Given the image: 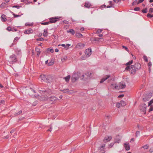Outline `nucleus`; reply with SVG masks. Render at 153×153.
Here are the masks:
<instances>
[{"instance_id": "nucleus-1", "label": "nucleus", "mask_w": 153, "mask_h": 153, "mask_svg": "<svg viewBox=\"0 0 153 153\" xmlns=\"http://www.w3.org/2000/svg\"><path fill=\"white\" fill-rule=\"evenodd\" d=\"M40 91L41 94L45 95V96H44V98H43V99H42V100H45L46 99H47L48 96L52 94L51 90L48 89H47L45 90H40Z\"/></svg>"}, {"instance_id": "nucleus-2", "label": "nucleus", "mask_w": 153, "mask_h": 153, "mask_svg": "<svg viewBox=\"0 0 153 153\" xmlns=\"http://www.w3.org/2000/svg\"><path fill=\"white\" fill-rule=\"evenodd\" d=\"M80 74L79 73H74L71 77V79L72 82H75L80 77Z\"/></svg>"}, {"instance_id": "nucleus-3", "label": "nucleus", "mask_w": 153, "mask_h": 153, "mask_svg": "<svg viewBox=\"0 0 153 153\" xmlns=\"http://www.w3.org/2000/svg\"><path fill=\"white\" fill-rule=\"evenodd\" d=\"M135 67L134 65H131V67L129 66H127L125 68V70L127 71H131V74H134L135 73L136 71H137L135 69Z\"/></svg>"}, {"instance_id": "nucleus-4", "label": "nucleus", "mask_w": 153, "mask_h": 153, "mask_svg": "<svg viewBox=\"0 0 153 153\" xmlns=\"http://www.w3.org/2000/svg\"><path fill=\"white\" fill-rule=\"evenodd\" d=\"M46 100H48L50 103L53 104L55 103L58 99L54 96H53L48 98Z\"/></svg>"}, {"instance_id": "nucleus-5", "label": "nucleus", "mask_w": 153, "mask_h": 153, "mask_svg": "<svg viewBox=\"0 0 153 153\" xmlns=\"http://www.w3.org/2000/svg\"><path fill=\"white\" fill-rule=\"evenodd\" d=\"M9 62H10L13 63L17 61V59L16 57V56L14 55H11L9 58Z\"/></svg>"}, {"instance_id": "nucleus-6", "label": "nucleus", "mask_w": 153, "mask_h": 153, "mask_svg": "<svg viewBox=\"0 0 153 153\" xmlns=\"http://www.w3.org/2000/svg\"><path fill=\"white\" fill-rule=\"evenodd\" d=\"M105 144H102L100 147L98 148V149L100 150L99 153H105Z\"/></svg>"}, {"instance_id": "nucleus-7", "label": "nucleus", "mask_w": 153, "mask_h": 153, "mask_svg": "<svg viewBox=\"0 0 153 153\" xmlns=\"http://www.w3.org/2000/svg\"><path fill=\"white\" fill-rule=\"evenodd\" d=\"M126 87V85L123 83V82H120L119 85H117L116 86L117 89H119L120 88L123 89L125 88Z\"/></svg>"}, {"instance_id": "nucleus-8", "label": "nucleus", "mask_w": 153, "mask_h": 153, "mask_svg": "<svg viewBox=\"0 0 153 153\" xmlns=\"http://www.w3.org/2000/svg\"><path fill=\"white\" fill-rule=\"evenodd\" d=\"M91 49L88 48L86 49L85 51V54L87 57H89L91 54Z\"/></svg>"}, {"instance_id": "nucleus-9", "label": "nucleus", "mask_w": 153, "mask_h": 153, "mask_svg": "<svg viewBox=\"0 0 153 153\" xmlns=\"http://www.w3.org/2000/svg\"><path fill=\"white\" fill-rule=\"evenodd\" d=\"M40 77L41 78L42 80L46 82V80L48 79V77H51V75H48L47 76H46L44 74H42L40 76Z\"/></svg>"}, {"instance_id": "nucleus-10", "label": "nucleus", "mask_w": 153, "mask_h": 153, "mask_svg": "<svg viewBox=\"0 0 153 153\" xmlns=\"http://www.w3.org/2000/svg\"><path fill=\"white\" fill-rule=\"evenodd\" d=\"M146 105L145 104H142L140 106V108L143 111L146 112Z\"/></svg>"}, {"instance_id": "nucleus-11", "label": "nucleus", "mask_w": 153, "mask_h": 153, "mask_svg": "<svg viewBox=\"0 0 153 153\" xmlns=\"http://www.w3.org/2000/svg\"><path fill=\"white\" fill-rule=\"evenodd\" d=\"M110 75H106L104 77L102 78L100 81V83H102L106 80L108 78L110 77Z\"/></svg>"}, {"instance_id": "nucleus-12", "label": "nucleus", "mask_w": 153, "mask_h": 153, "mask_svg": "<svg viewBox=\"0 0 153 153\" xmlns=\"http://www.w3.org/2000/svg\"><path fill=\"white\" fill-rule=\"evenodd\" d=\"M57 17H55V18H52L50 19L51 20L49 21V23H55L57 21V19H58Z\"/></svg>"}, {"instance_id": "nucleus-13", "label": "nucleus", "mask_w": 153, "mask_h": 153, "mask_svg": "<svg viewBox=\"0 0 153 153\" xmlns=\"http://www.w3.org/2000/svg\"><path fill=\"white\" fill-rule=\"evenodd\" d=\"M134 67H135V69H136V70L137 71L138 70H139L141 68V65L139 63H136L134 65Z\"/></svg>"}, {"instance_id": "nucleus-14", "label": "nucleus", "mask_w": 153, "mask_h": 153, "mask_svg": "<svg viewBox=\"0 0 153 153\" xmlns=\"http://www.w3.org/2000/svg\"><path fill=\"white\" fill-rule=\"evenodd\" d=\"M111 138L112 137L111 136L105 137L103 141L105 142L106 143L109 141L111 139Z\"/></svg>"}, {"instance_id": "nucleus-15", "label": "nucleus", "mask_w": 153, "mask_h": 153, "mask_svg": "<svg viewBox=\"0 0 153 153\" xmlns=\"http://www.w3.org/2000/svg\"><path fill=\"white\" fill-rule=\"evenodd\" d=\"M124 147L126 150H129L130 149V147L129 146V143L126 142L124 143Z\"/></svg>"}, {"instance_id": "nucleus-16", "label": "nucleus", "mask_w": 153, "mask_h": 153, "mask_svg": "<svg viewBox=\"0 0 153 153\" xmlns=\"http://www.w3.org/2000/svg\"><path fill=\"white\" fill-rule=\"evenodd\" d=\"M69 90L68 89H64L63 90L61 89L60 91L63 92V93H66L67 94H71V93L69 91Z\"/></svg>"}, {"instance_id": "nucleus-17", "label": "nucleus", "mask_w": 153, "mask_h": 153, "mask_svg": "<svg viewBox=\"0 0 153 153\" xmlns=\"http://www.w3.org/2000/svg\"><path fill=\"white\" fill-rule=\"evenodd\" d=\"M85 46V45L82 43H78L77 45V47H79L80 48H83Z\"/></svg>"}, {"instance_id": "nucleus-18", "label": "nucleus", "mask_w": 153, "mask_h": 153, "mask_svg": "<svg viewBox=\"0 0 153 153\" xmlns=\"http://www.w3.org/2000/svg\"><path fill=\"white\" fill-rule=\"evenodd\" d=\"M18 39H19L18 37H16L15 38L14 40L13 41V43L11 45V47H12L14 45H15L16 44V43L17 42V41L18 40Z\"/></svg>"}, {"instance_id": "nucleus-19", "label": "nucleus", "mask_w": 153, "mask_h": 153, "mask_svg": "<svg viewBox=\"0 0 153 153\" xmlns=\"http://www.w3.org/2000/svg\"><path fill=\"white\" fill-rule=\"evenodd\" d=\"M7 4L5 2L2 3L0 5V7L1 8L4 9L7 7Z\"/></svg>"}, {"instance_id": "nucleus-20", "label": "nucleus", "mask_w": 153, "mask_h": 153, "mask_svg": "<svg viewBox=\"0 0 153 153\" xmlns=\"http://www.w3.org/2000/svg\"><path fill=\"white\" fill-rule=\"evenodd\" d=\"M91 6V4L88 2H86L84 5L85 7L87 8H89Z\"/></svg>"}, {"instance_id": "nucleus-21", "label": "nucleus", "mask_w": 153, "mask_h": 153, "mask_svg": "<svg viewBox=\"0 0 153 153\" xmlns=\"http://www.w3.org/2000/svg\"><path fill=\"white\" fill-rule=\"evenodd\" d=\"M1 20L2 22H5L6 21L7 19L6 16L4 15H2L1 17Z\"/></svg>"}, {"instance_id": "nucleus-22", "label": "nucleus", "mask_w": 153, "mask_h": 153, "mask_svg": "<svg viewBox=\"0 0 153 153\" xmlns=\"http://www.w3.org/2000/svg\"><path fill=\"white\" fill-rule=\"evenodd\" d=\"M117 86V85H116V84L115 83H112L110 87L111 88L113 89H116V86Z\"/></svg>"}, {"instance_id": "nucleus-23", "label": "nucleus", "mask_w": 153, "mask_h": 153, "mask_svg": "<svg viewBox=\"0 0 153 153\" xmlns=\"http://www.w3.org/2000/svg\"><path fill=\"white\" fill-rule=\"evenodd\" d=\"M67 32L68 33L70 32L71 34L73 35L75 34V31L73 29H70L69 30H67Z\"/></svg>"}, {"instance_id": "nucleus-24", "label": "nucleus", "mask_w": 153, "mask_h": 153, "mask_svg": "<svg viewBox=\"0 0 153 153\" xmlns=\"http://www.w3.org/2000/svg\"><path fill=\"white\" fill-rule=\"evenodd\" d=\"M32 30V29H28L27 30H25L24 31V33L25 34H29L30 33H32L31 32V31Z\"/></svg>"}, {"instance_id": "nucleus-25", "label": "nucleus", "mask_w": 153, "mask_h": 153, "mask_svg": "<svg viewBox=\"0 0 153 153\" xmlns=\"http://www.w3.org/2000/svg\"><path fill=\"white\" fill-rule=\"evenodd\" d=\"M76 37L79 38H82L83 37V36L81 34L76 33Z\"/></svg>"}, {"instance_id": "nucleus-26", "label": "nucleus", "mask_w": 153, "mask_h": 153, "mask_svg": "<svg viewBox=\"0 0 153 153\" xmlns=\"http://www.w3.org/2000/svg\"><path fill=\"white\" fill-rule=\"evenodd\" d=\"M71 78V76L70 75H68L67 76L65 77L64 78V79H65V81L67 82Z\"/></svg>"}, {"instance_id": "nucleus-27", "label": "nucleus", "mask_w": 153, "mask_h": 153, "mask_svg": "<svg viewBox=\"0 0 153 153\" xmlns=\"http://www.w3.org/2000/svg\"><path fill=\"white\" fill-rule=\"evenodd\" d=\"M120 105L122 106H125L126 105V102L123 101L121 100L120 101Z\"/></svg>"}, {"instance_id": "nucleus-28", "label": "nucleus", "mask_w": 153, "mask_h": 153, "mask_svg": "<svg viewBox=\"0 0 153 153\" xmlns=\"http://www.w3.org/2000/svg\"><path fill=\"white\" fill-rule=\"evenodd\" d=\"M48 33L47 31L46 30H44L43 33V36L45 37H46L47 36V34Z\"/></svg>"}, {"instance_id": "nucleus-29", "label": "nucleus", "mask_w": 153, "mask_h": 153, "mask_svg": "<svg viewBox=\"0 0 153 153\" xmlns=\"http://www.w3.org/2000/svg\"><path fill=\"white\" fill-rule=\"evenodd\" d=\"M52 79V77L51 76L50 77H48V79L46 80V81H48V82H50L51 81V80Z\"/></svg>"}, {"instance_id": "nucleus-30", "label": "nucleus", "mask_w": 153, "mask_h": 153, "mask_svg": "<svg viewBox=\"0 0 153 153\" xmlns=\"http://www.w3.org/2000/svg\"><path fill=\"white\" fill-rule=\"evenodd\" d=\"M133 60H132L131 61H130L128 62H127L126 63V65L127 66H128V65H131L132 63H133Z\"/></svg>"}, {"instance_id": "nucleus-31", "label": "nucleus", "mask_w": 153, "mask_h": 153, "mask_svg": "<svg viewBox=\"0 0 153 153\" xmlns=\"http://www.w3.org/2000/svg\"><path fill=\"white\" fill-rule=\"evenodd\" d=\"M11 13H12L13 15L14 16V18H16V17H20L21 16L20 15L15 14L14 13H13V12H11Z\"/></svg>"}, {"instance_id": "nucleus-32", "label": "nucleus", "mask_w": 153, "mask_h": 153, "mask_svg": "<svg viewBox=\"0 0 153 153\" xmlns=\"http://www.w3.org/2000/svg\"><path fill=\"white\" fill-rule=\"evenodd\" d=\"M54 63V61H51L49 63H48V65L49 66H50L52 65Z\"/></svg>"}, {"instance_id": "nucleus-33", "label": "nucleus", "mask_w": 153, "mask_h": 153, "mask_svg": "<svg viewBox=\"0 0 153 153\" xmlns=\"http://www.w3.org/2000/svg\"><path fill=\"white\" fill-rule=\"evenodd\" d=\"M102 29H98L96 31V33L97 34H99L101 33L102 31Z\"/></svg>"}, {"instance_id": "nucleus-34", "label": "nucleus", "mask_w": 153, "mask_h": 153, "mask_svg": "<svg viewBox=\"0 0 153 153\" xmlns=\"http://www.w3.org/2000/svg\"><path fill=\"white\" fill-rule=\"evenodd\" d=\"M12 7L13 8H16L18 9H19L20 7H22L21 6H19V5H14Z\"/></svg>"}, {"instance_id": "nucleus-35", "label": "nucleus", "mask_w": 153, "mask_h": 153, "mask_svg": "<svg viewBox=\"0 0 153 153\" xmlns=\"http://www.w3.org/2000/svg\"><path fill=\"white\" fill-rule=\"evenodd\" d=\"M143 58L144 60L146 62H148V60L147 57L146 56L144 55L143 56Z\"/></svg>"}, {"instance_id": "nucleus-36", "label": "nucleus", "mask_w": 153, "mask_h": 153, "mask_svg": "<svg viewBox=\"0 0 153 153\" xmlns=\"http://www.w3.org/2000/svg\"><path fill=\"white\" fill-rule=\"evenodd\" d=\"M149 146L148 145H146L143 146L142 148H143L145 149H147L148 148Z\"/></svg>"}, {"instance_id": "nucleus-37", "label": "nucleus", "mask_w": 153, "mask_h": 153, "mask_svg": "<svg viewBox=\"0 0 153 153\" xmlns=\"http://www.w3.org/2000/svg\"><path fill=\"white\" fill-rule=\"evenodd\" d=\"M60 45H61L63 47H64V48H65L66 49H68V48H67V45H65L64 44H62L61 45H58V46H60Z\"/></svg>"}, {"instance_id": "nucleus-38", "label": "nucleus", "mask_w": 153, "mask_h": 153, "mask_svg": "<svg viewBox=\"0 0 153 153\" xmlns=\"http://www.w3.org/2000/svg\"><path fill=\"white\" fill-rule=\"evenodd\" d=\"M141 11L142 13H146L147 12V9L146 8L142 10Z\"/></svg>"}, {"instance_id": "nucleus-39", "label": "nucleus", "mask_w": 153, "mask_h": 153, "mask_svg": "<svg viewBox=\"0 0 153 153\" xmlns=\"http://www.w3.org/2000/svg\"><path fill=\"white\" fill-rule=\"evenodd\" d=\"M67 59V57L66 56L62 57L61 58V60L62 61H65Z\"/></svg>"}, {"instance_id": "nucleus-40", "label": "nucleus", "mask_w": 153, "mask_h": 153, "mask_svg": "<svg viewBox=\"0 0 153 153\" xmlns=\"http://www.w3.org/2000/svg\"><path fill=\"white\" fill-rule=\"evenodd\" d=\"M101 39V38H99L96 37H95L94 38L93 41H99V40Z\"/></svg>"}, {"instance_id": "nucleus-41", "label": "nucleus", "mask_w": 153, "mask_h": 153, "mask_svg": "<svg viewBox=\"0 0 153 153\" xmlns=\"http://www.w3.org/2000/svg\"><path fill=\"white\" fill-rule=\"evenodd\" d=\"M47 50L50 51L51 53H53L54 52L52 48H48Z\"/></svg>"}, {"instance_id": "nucleus-42", "label": "nucleus", "mask_w": 153, "mask_h": 153, "mask_svg": "<svg viewBox=\"0 0 153 153\" xmlns=\"http://www.w3.org/2000/svg\"><path fill=\"white\" fill-rule=\"evenodd\" d=\"M7 29L9 31H13V29L11 28V27H8L7 28Z\"/></svg>"}, {"instance_id": "nucleus-43", "label": "nucleus", "mask_w": 153, "mask_h": 153, "mask_svg": "<svg viewBox=\"0 0 153 153\" xmlns=\"http://www.w3.org/2000/svg\"><path fill=\"white\" fill-rule=\"evenodd\" d=\"M44 40V39L42 38H38V39H36V40L38 41H42Z\"/></svg>"}, {"instance_id": "nucleus-44", "label": "nucleus", "mask_w": 153, "mask_h": 153, "mask_svg": "<svg viewBox=\"0 0 153 153\" xmlns=\"http://www.w3.org/2000/svg\"><path fill=\"white\" fill-rule=\"evenodd\" d=\"M147 16L148 18H152L153 17V15H151L149 13H148L147 15Z\"/></svg>"}, {"instance_id": "nucleus-45", "label": "nucleus", "mask_w": 153, "mask_h": 153, "mask_svg": "<svg viewBox=\"0 0 153 153\" xmlns=\"http://www.w3.org/2000/svg\"><path fill=\"white\" fill-rule=\"evenodd\" d=\"M5 104V101L4 100H1L0 101V105H4Z\"/></svg>"}, {"instance_id": "nucleus-46", "label": "nucleus", "mask_w": 153, "mask_h": 153, "mask_svg": "<svg viewBox=\"0 0 153 153\" xmlns=\"http://www.w3.org/2000/svg\"><path fill=\"white\" fill-rule=\"evenodd\" d=\"M22 113V111L20 110L19 111V112L18 113H16L15 114V115H16L17 116V115H19V114H21Z\"/></svg>"}, {"instance_id": "nucleus-47", "label": "nucleus", "mask_w": 153, "mask_h": 153, "mask_svg": "<svg viewBox=\"0 0 153 153\" xmlns=\"http://www.w3.org/2000/svg\"><path fill=\"white\" fill-rule=\"evenodd\" d=\"M152 103H153V99L152 100L149 102H148V106H150Z\"/></svg>"}, {"instance_id": "nucleus-48", "label": "nucleus", "mask_w": 153, "mask_h": 153, "mask_svg": "<svg viewBox=\"0 0 153 153\" xmlns=\"http://www.w3.org/2000/svg\"><path fill=\"white\" fill-rule=\"evenodd\" d=\"M49 23H50L49 22H42L41 23V24L42 25H48Z\"/></svg>"}, {"instance_id": "nucleus-49", "label": "nucleus", "mask_w": 153, "mask_h": 153, "mask_svg": "<svg viewBox=\"0 0 153 153\" xmlns=\"http://www.w3.org/2000/svg\"><path fill=\"white\" fill-rule=\"evenodd\" d=\"M140 133V132L139 131H137L135 133V136L136 137H137L138 136V135H139Z\"/></svg>"}, {"instance_id": "nucleus-50", "label": "nucleus", "mask_w": 153, "mask_h": 153, "mask_svg": "<svg viewBox=\"0 0 153 153\" xmlns=\"http://www.w3.org/2000/svg\"><path fill=\"white\" fill-rule=\"evenodd\" d=\"M122 47L123 48L125 49L127 51H128V48L127 47H126V46H123V45L122 46Z\"/></svg>"}, {"instance_id": "nucleus-51", "label": "nucleus", "mask_w": 153, "mask_h": 153, "mask_svg": "<svg viewBox=\"0 0 153 153\" xmlns=\"http://www.w3.org/2000/svg\"><path fill=\"white\" fill-rule=\"evenodd\" d=\"M149 12L150 13H153V8H150L149 9Z\"/></svg>"}, {"instance_id": "nucleus-52", "label": "nucleus", "mask_w": 153, "mask_h": 153, "mask_svg": "<svg viewBox=\"0 0 153 153\" xmlns=\"http://www.w3.org/2000/svg\"><path fill=\"white\" fill-rule=\"evenodd\" d=\"M120 103L117 102L116 104V107L118 108H119L120 107Z\"/></svg>"}, {"instance_id": "nucleus-53", "label": "nucleus", "mask_w": 153, "mask_h": 153, "mask_svg": "<svg viewBox=\"0 0 153 153\" xmlns=\"http://www.w3.org/2000/svg\"><path fill=\"white\" fill-rule=\"evenodd\" d=\"M140 10V7H135L134 9V10L137 11H139Z\"/></svg>"}, {"instance_id": "nucleus-54", "label": "nucleus", "mask_w": 153, "mask_h": 153, "mask_svg": "<svg viewBox=\"0 0 153 153\" xmlns=\"http://www.w3.org/2000/svg\"><path fill=\"white\" fill-rule=\"evenodd\" d=\"M35 51L37 52H40V49H39V48H35Z\"/></svg>"}, {"instance_id": "nucleus-55", "label": "nucleus", "mask_w": 153, "mask_h": 153, "mask_svg": "<svg viewBox=\"0 0 153 153\" xmlns=\"http://www.w3.org/2000/svg\"><path fill=\"white\" fill-rule=\"evenodd\" d=\"M149 151L151 153H152V152H153V147L151 148L149 150Z\"/></svg>"}, {"instance_id": "nucleus-56", "label": "nucleus", "mask_w": 153, "mask_h": 153, "mask_svg": "<svg viewBox=\"0 0 153 153\" xmlns=\"http://www.w3.org/2000/svg\"><path fill=\"white\" fill-rule=\"evenodd\" d=\"M137 0L134 1V2L132 3V5H134L136 3L137 4Z\"/></svg>"}, {"instance_id": "nucleus-57", "label": "nucleus", "mask_w": 153, "mask_h": 153, "mask_svg": "<svg viewBox=\"0 0 153 153\" xmlns=\"http://www.w3.org/2000/svg\"><path fill=\"white\" fill-rule=\"evenodd\" d=\"M144 0H139L137 3V4H138L142 2Z\"/></svg>"}, {"instance_id": "nucleus-58", "label": "nucleus", "mask_w": 153, "mask_h": 153, "mask_svg": "<svg viewBox=\"0 0 153 153\" xmlns=\"http://www.w3.org/2000/svg\"><path fill=\"white\" fill-rule=\"evenodd\" d=\"M86 56H82V57H81V59H82V60H84L85 59V58H86Z\"/></svg>"}, {"instance_id": "nucleus-59", "label": "nucleus", "mask_w": 153, "mask_h": 153, "mask_svg": "<svg viewBox=\"0 0 153 153\" xmlns=\"http://www.w3.org/2000/svg\"><path fill=\"white\" fill-rule=\"evenodd\" d=\"M152 65V64L151 62H149L148 64V65L149 67H151Z\"/></svg>"}, {"instance_id": "nucleus-60", "label": "nucleus", "mask_w": 153, "mask_h": 153, "mask_svg": "<svg viewBox=\"0 0 153 153\" xmlns=\"http://www.w3.org/2000/svg\"><path fill=\"white\" fill-rule=\"evenodd\" d=\"M153 110V107H152V106H151L150 109H149V111H152Z\"/></svg>"}, {"instance_id": "nucleus-61", "label": "nucleus", "mask_w": 153, "mask_h": 153, "mask_svg": "<svg viewBox=\"0 0 153 153\" xmlns=\"http://www.w3.org/2000/svg\"><path fill=\"white\" fill-rule=\"evenodd\" d=\"M143 99L144 101L145 102H146L147 101H148V99L146 97L144 98Z\"/></svg>"}, {"instance_id": "nucleus-62", "label": "nucleus", "mask_w": 153, "mask_h": 153, "mask_svg": "<svg viewBox=\"0 0 153 153\" xmlns=\"http://www.w3.org/2000/svg\"><path fill=\"white\" fill-rule=\"evenodd\" d=\"M120 141V139H119L117 140L116 141H115V142H116L117 143H119Z\"/></svg>"}, {"instance_id": "nucleus-63", "label": "nucleus", "mask_w": 153, "mask_h": 153, "mask_svg": "<svg viewBox=\"0 0 153 153\" xmlns=\"http://www.w3.org/2000/svg\"><path fill=\"white\" fill-rule=\"evenodd\" d=\"M84 30V28L83 27H82L80 28V30L81 31H83Z\"/></svg>"}, {"instance_id": "nucleus-64", "label": "nucleus", "mask_w": 153, "mask_h": 153, "mask_svg": "<svg viewBox=\"0 0 153 153\" xmlns=\"http://www.w3.org/2000/svg\"><path fill=\"white\" fill-rule=\"evenodd\" d=\"M109 4H110V5H112V6H113V4L112 1H110Z\"/></svg>"}]
</instances>
